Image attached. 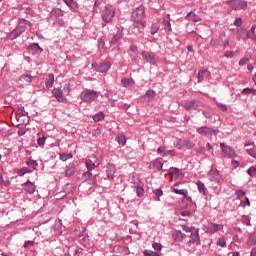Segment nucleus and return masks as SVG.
<instances>
[{"mask_svg": "<svg viewBox=\"0 0 256 256\" xmlns=\"http://www.w3.org/2000/svg\"><path fill=\"white\" fill-rule=\"evenodd\" d=\"M50 16L51 17H63V12L61 11V9L59 8H54L51 12H50Z\"/></svg>", "mask_w": 256, "mask_h": 256, "instance_id": "obj_33", "label": "nucleus"}, {"mask_svg": "<svg viewBox=\"0 0 256 256\" xmlns=\"http://www.w3.org/2000/svg\"><path fill=\"white\" fill-rule=\"evenodd\" d=\"M115 173H117V168L115 164L108 163L106 166V175L108 179H115Z\"/></svg>", "mask_w": 256, "mask_h": 256, "instance_id": "obj_11", "label": "nucleus"}, {"mask_svg": "<svg viewBox=\"0 0 256 256\" xmlns=\"http://www.w3.org/2000/svg\"><path fill=\"white\" fill-rule=\"evenodd\" d=\"M105 47V41L99 39L98 40V48L103 49Z\"/></svg>", "mask_w": 256, "mask_h": 256, "instance_id": "obj_64", "label": "nucleus"}, {"mask_svg": "<svg viewBox=\"0 0 256 256\" xmlns=\"http://www.w3.org/2000/svg\"><path fill=\"white\" fill-rule=\"evenodd\" d=\"M243 223L244 225H247V227H251V217L243 216Z\"/></svg>", "mask_w": 256, "mask_h": 256, "instance_id": "obj_53", "label": "nucleus"}, {"mask_svg": "<svg viewBox=\"0 0 256 256\" xmlns=\"http://www.w3.org/2000/svg\"><path fill=\"white\" fill-rule=\"evenodd\" d=\"M248 245L250 247H253V245H256V234H251L248 240Z\"/></svg>", "mask_w": 256, "mask_h": 256, "instance_id": "obj_45", "label": "nucleus"}, {"mask_svg": "<svg viewBox=\"0 0 256 256\" xmlns=\"http://www.w3.org/2000/svg\"><path fill=\"white\" fill-rule=\"evenodd\" d=\"M217 245H218L219 247H227V242L225 241V239L220 238V239L218 240V242H217Z\"/></svg>", "mask_w": 256, "mask_h": 256, "instance_id": "obj_57", "label": "nucleus"}, {"mask_svg": "<svg viewBox=\"0 0 256 256\" xmlns=\"http://www.w3.org/2000/svg\"><path fill=\"white\" fill-rule=\"evenodd\" d=\"M71 93V87L69 84H65L63 89L61 88H54L52 90V95L59 103H65L67 101V97L65 95H69Z\"/></svg>", "mask_w": 256, "mask_h": 256, "instance_id": "obj_3", "label": "nucleus"}, {"mask_svg": "<svg viewBox=\"0 0 256 256\" xmlns=\"http://www.w3.org/2000/svg\"><path fill=\"white\" fill-rule=\"evenodd\" d=\"M246 153H248L250 155V157H253V158L256 157V151L253 149H247Z\"/></svg>", "mask_w": 256, "mask_h": 256, "instance_id": "obj_62", "label": "nucleus"}, {"mask_svg": "<svg viewBox=\"0 0 256 256\" xmlns=\"http://www.w3.org/2000/svg\"><path fill=\"white\" fill-rule=\"evenodd\" d=\"M45 141H47V137H45V136L39 137L37 139V144L39 145V147H44Z\"/></svg>", "mask_w": 256, "mask_h": 256, "instance_id": "obj_48", "label": "nucleus"}, {"mask_svg": "<svg viewBox=\"0 0 256 256\" xmlns=\"http://www.w3.org/2000/svg\"><path fill=\"white\" fill-rule=\"evenodd\" d=\"M129 51L132 61L137 60V57L139 55V49L137 48V45H131Z\"/></svg>", "mask_w": 256, "mask_h": 256, "instance_id": "obj_20", "label": "nucleus"}, {"mask_svg": "<svg viewBox=\"0 0 256 256\" xmlns=\"http://www.w3.org/2000/svg\"><path fill=\"white\" fill-rule=\"evenodd\" d=\"M217 107H218V109H220L221 111H227V105H225V104L217 103Z\"/></svg>", "mask_w": 256, "mask_h": 256, "instance_id": "obj_61", "label": "nucleus"}, {"mask_svg": "<svg viewBox=\"0 0 256 256\" xmlns=\"http://www.w3.org/2000/svg\"><path fill=\"white\" fill-rule=\"evenodd\" d=\"M251 93H253V95H255L256 90L253 89V88H244V89L242 90V92H241L242 95H249V94H251Z\"/></svg>", "mask_w": 256, "mask_h": 256, "instance_id": "obj_46", "label": "nucleus"}, {"mask_svg": "<svg viewBox=\"0 0 256 256\" xmlns=\"http://www.w3.org/2000/svg\"><path fill=\"white\" fill-rule=\"evenodd\" d=\"M226 5L231 7L234 11H242L247 7V1L245 0H227Z\"/></svg>", "mask_w": 256, "mask_h": 256, "instance_id": "obj_6", "label": "nucleus"}, {"mask_svg": "<svg viewBox=\"0 0 256 256\" xmlns=\"http://www.w3.org/2000/svg\"><path fill=\"white\" fill-rule=\"evenodd\" d=\"M247 63H249V59H247V58H242V59L239 61V65H240V66L247 65Z\"/></svg>", "mask_w": 256, "mask_h": 256, "instance_id": "obj_63", "label": "nucleus"}, {"mask_svg": "<svg viewBox=\"0 0 256 256\" xmlns=\"http://www.w3.org/2000/svg\"><path fill=\"white\" fill-rule=\"evenodd\" d=\"M26 165L33 169V171H37V167H39V163L36 160L28 159L26 160Z\"/></svg>", "mask_w": 256, "mask_h": 256, "instance_id": "obj_27", "label": "nucleus"}, {"mask_svg": "<svg viewBox=\"0 0 256 256\" xmlns=\"http://www.w3.org/2000/svg\"><path fill=\"white\" fill-rule=\"evenodd\" d=\"M116 139L119 145H122V147H125V145L127 144V139L125 138L124 134H118Z\"/></svg>", "mask_w": 256, "mask_h": 256, "instance_id": "obj_32", "label": "nucleus"}, {"mask_svg": "<svg viewBox=\"0 0 256 256\" xmlns=\"http://www.w3.org/2000/svg\"><path fill=\"white\" fill-rule=\"evenodd\" d=\"M255 29L256 25H252L251 29L246 34L247 39H252L253 41H256Z\"/></svg>", "mask_w": 256, "mask_h": 256, "instance_id": "obj_26", "label": "nucleus"}, {"mask_svg": "<svg viewBox=\"0 0 256 256\" xmlns=\"http://www.w3.org/2000/svg\"><path fill=\"white\" fill-rule=\"evenodd\" d=\"M224 57H226L227 59H233V57H235V52L233 51H226L224 54Z\"/></svg>", "mask_w": 256, "mask_h": 256, "instance_id": "obj_56", "label": "nucleus"}, {"mask_svg": "<svg viewBox=\"0 0 256 256\" xmlns=\"http://www.w3.org/2000/svg\"><path fill=\"white\" fill-rule=\"evenodd\" d=\"M173 191H174V193H176V195H183L184 197H187V195H189V191H187L185 189L174 188Z\"/></svg>", "mask_w": 256, "mask_h": 256, "instance_id": "obj_38", "label": "nucleus"}, {"mask_svg": "<svg viewBox=\"0 0 256 256\" xmlns=\"http://www.w3.org/2000/svg\"><path fill=\"white\" fill-rule=\"evenodd\" d=\"M116 9L113 5L107 4L102 11V21L111 23L115 19Z\"/></svg>", "mask_w": 256, "mask_h": 256, "instance_id": "obj_4", "label": "nucleus"}, {"mask_svg": "<svg viewBox=\"0 0 256 256\" xmlns=\"http://www.w3.org/2000/svg\"><path fill=\"white\" fill-rule=\"evenodd\" d=\"M159 31V24L153 23L151 26V35H155Z\"/></svg>", "mask_w": 256, "mask_h": 256, "instance_id": "obj_50", "label": "nucleus"}, {"mask_svg": "<svg viewBox=\"0 0 256 256\" xmlns=\"http://www.w3.org/2000/svg\"><path fill=\"white\" fill-rule=\"evenodd\" d=\"M20 81H25L26 83H32L33 82V76L29 74H22L20 76Z\"/></svg>", "mask_w": 256, "mask_h": 256, "instance_id": "obj_35", "label": "nucleus"}, {"mask_svg": "<svg viewBox=\"0 0 256 256\" xmlns=\"http://www.w3.org/2000/svg\"><path fill=\"white\" fill-rule=\"evenodd\" d=\"M246 200L245 201H241L240 202V207H243V209H245V207H251V201H249V198L246 197L245 198Z\"/></svg>", "mask_w": 256, "mask_h": 256, "instance_id": "obj_47", "label": "nucleus"}, {"mask_svg": "<svg viewBox=\"0 0 256 256\" xmlns=\"http://www.w3.org/2000/svg\"><path fill=\"white\" fill-rule=\"evenodd\" d=\"M60 161H68V159H73V154L69 153H60L59 154Z\"/></svg>", "mask_w": 256, "mask_h": 256, "instance_id": "obj_36", "label": "nucleus"}, {"mask_svg": "<svg viewBox=\"0 0 256 256\" xmlns=\"http://www.w3.org/2000/svg\"><path fill=\"white\" fill-rule=\"evenodd\" d=\"M156 95L157 92H155L153 89L147 90L146 92V97H148V99H155Z\"/></svg>", "mask_w": 256, "mask_h": 256, "instance_id": "obj_43", "label": "nucleus"}, {"mask_svg": "<svg viewBox=\"0 0 256 256\" xmlns=\"http://www.w3.org/2000/svg\"><path fill=\"white\" fill-rule=\"evenodd\" d=\"M86 165V169H88V171H93V169H95V162H92L91 160H86L85 162Z\"/></svg>", "mask_w": 256, "mask_h": 256, "instance_id": "obj_41", "label": "nucleus"}, {"mask_svg": "<svg viewBox=\"0 0 256 256\" xmlns=\"http://www.w3.org/2000/svg\"><path fill=\"white\" fill-rule=\"evenodd\" d=\"M123 39V29H118L110 40V45H117Z\"/></svg>", "mask_w": 256, "mask_h": 256, "instance_id": "obj_13", "label": "nucleus"}, {"mask_svg": "<svg viewBox=\"0 0 256 256\" xmlns=\"http://www.w3.org/2000/svg\"><path fill=\"white\" fill-rule=\"evenodd\" d=\"M170 174L171 175H179V168H177V167L170 168Z\"/></svg>", "mask_w": 256, "mask_h": 256, "instance_id": "obj_60", "label": "nucleus"}, {"mask_svg": "<svg viewBox=\"0 0 256 256\" xmlns=\"http://www.w3.org/2000/svg\"><path fill=\"white\" fill-rule=\"evenodd\" d=\"M121 83L123 87H131L135 83V80L133 78H122Z\"/></svg>", "mask_w": 256, "mask_h": 256, "instance_id": "obj_28", "label": "nucleus"}, {"mask_svg": "<svg viewBox=\"0 0 256 256\" xmlns=\"http://www.w3.org/2000/svg\"><path fill=\"white\" fill-rule=\"evenodd\" d=\"M162 25H163V27L166 31H169V33H171V31H173V28L171 27V22L170 21L163 20Z\"/></svg>", "mask_w": 256, "mask_h": 256, "instance_id": "obj_40", "label": "nucleus"}, {"mask_svg": "<svg viewBox=\"0 0 256 256\" xmlns=\"http://www.w3.org/2000/svg\"><path fill=\"white\" fill-rule=\"evenodd\" d=\"M142 57L146 61V63H150V65L157 64V60H155V56L150 52H147V51L142 52Z\"/></svg>", "mask_w": 256, "mask_h": 256, "instance_id": "obj_15", "label": "nucleus"}, {"mask_svg": "<svg viewBox=\"0 0 256 256\" xmlns=\"http://www.w3.org/2000/svg\"><path fill=\"white\" fill-rule=\"evenodd\" d=\"M152 247L155 251H161V249H163V245H161L160 243H154Z\"/></svg>", "mask_w": 256, "mask_h": 256, "instance_id": "obj_59", "label": "nucleus"}, {"mask_svg": "<svg viewBox=\"0 0 256 256\" xmlns=\"http://www.w3.org/2000/svg\"><path fill=\"white\" fill-rule=\"evenodd\" d=\"M220 147L222 149L224 157H227V159H234V157H237V153H235V150L232 149L231 146H228L224 142H221Z\"/></svg>", "mask_w": 256, "mask_h": 256, "instance_id": "obj_8", "label": "nucleus"}, {"mask_svg": "<svg viewBox=\"0 0 256 256\" xmlns=\"http://www.w3.org/2000/svg\"><path fill=\"white\" fill-rule=\"evenodd\" d=\"M53 83H55V75L49 74L46 78V89H51V87H53Z\"/></svg>", "mask_w": 256, "mask_h": 256, "instance_id": "obj_25", "label": "nucleus"}, {"mask_svg": "<svg viewBox=\"0 0 256 256\" xmlns=\"http://www.w3.org/2000/svg\"><path fill=\"white\" fill-rule=\"evenodd\" d=\"M150 169H157V171H161L163 169V163L160 159H155L152 162H150Z\"/></svg>", "mask_w": 256, "mask_h": 256, "instance_id": "obj_19", "label": "nucleus"}, {"mask_svg": "<svg viewBox=\"0 0 256 256\" xmlns=\"http://www.w3.org/2000/svg\"><path fill=\"white\" fill-rule=\"evenodd\" d=\"M111 63L110 62H104L102 64H100L98 66V68L96 69V71L98 73H107V71H109V69H111Z\"/></svg>", "mask_w": 256, "mask_h": 256, "instance_id": "obj_17", "label": "nucleus"}, {"mask_svg": "<svg viewBox=\"0 0 256 256\" xmlns=\"http://www.w3.org/2000/svg\"><path fill=\"white\" fill-rule=\"evenodd\" d=\"M183 107L184 109H186V111H197L201 109V102L197 100H191V101L185 102Z\"/></svg>", "mask_w": 256, "mask_h": 256, "instance_id": "obj_9", "label": "nucleus"}, {"mask_svg": "<svg viewBox=\"0 0 256 256\" xmlns=\"http://www.w3.org/2000/svg\"><path fill=\"white\" fill-rule=\"evenodd\" d=\"M161 197H163V190L161 188H157L154 190V201H161Z\"/></svg>", "mask_w": 256, "mask_h": 256, "instance_id": "obj_29", "label": "nucleus"}, {"mask_svg": "<svg viewBox=\"0 0 256 256\" xmlns=\"http://www.w3.org/2000/svg\"><path fill=\"white\" fill-rule=\"evenodd\" d=\"M64 3H66V5L68 7H70L71 9H76L77 8V2L73 1V0H63Z\"/></svg>", "mask_w": 256, "mask_h": 256, "instance_id": "obj_42", "label": "nucleus"}, {"mask_svg": "<svg viewBox=\"0 0 256 256\" xmlns=\"http://www.w3.org/2000/svg\"><path fill=\"white\" fill-rule=\"evenodd\" d=\"M92 119L93 121H95V123H99V121H103V119H105V114L102 111H100L97 114H94L92 116Z\"/></svg>", "mask_w": 256, "mask_h": 256, "instance_id": "obj_30", "label": "nucleus"}, {"mask_svg": "<svg viewBox=\"0 0 256 256\" xmlns=\"http://www.w3.org/2000/svg\"><path fill=\"white\" fill-rule=\"evenodd\" d=\"M80 97L82 101H85V103H91L92 101H95L97 97H99V92L93 90H86L80 94Z\"/></svg>", "mask_w": 256, "mask_h": 256, "instance_id": "obj_7", "label": "nucleus"}, {"mask_svg": "<svg viewBox=\"0 0 256 256\" xmlns=\"http://www.w3.org/2000/svg\"><path fill=\"white\" fill-rule=\"evenodd\" d=\"M196 133L198 135H202L203 137H211L213 135L215 136L219 135V130L213 129L212 127H209V126H201L196 129Z\"/></svg>", "mask_w": 256, "mask_h": 256, "instance_id": "obj_5", "label": "nucleus"}, {"mask_svg": "<svg viewBox=\"0 0 256 256\" xmlns=\"http://www.w3.org/2000/svg\"><path fill=\"white\" fill-rule=\"evenodd\" d=\"M28 113L25 111V107H20L16 111V120L19 121L21 117H27Z\"/></svg>", "mask_w": 256, "mask_h": 256, "instance_id": "obj_24", "label": "nucleus"}, {"mask_svg": "<svg viewBox=\"0 0 256 256\" xmlns=\"http://www.w3.org/2000/svg\"><path fill=\"white\" fill-rule=\"evenodd\" d=\"M93 177V173L91 171L87 170L86 172L83 173L82 179L83 181H89L90 178Z\"/></svg>", "mask_w": 256, "mask_h": 256, "instance_id": "obj_44", "label": "nucleus"}, {"mask_svg": "<svg viewBox=\"0 0 256 256\" xmlns=\"http://www.w3.org/2000/svg\"><path fill=\"white\" fill-rule=\"evenodd\" d=\"M236 27H241L243 25V20L240 17H237L233 23Z\"/></svg>", "mask_w": 256, "mask_h": 256, "instance_id": "obj_55", "label": "nucleus"}, {"mask_svg": "<svg viewBox=\"0 0 256 256\" xmlns=\"http://www.w3.org/2000/svg\"><path fill=\"white\" fill-rule=\"evenodd\" d=\"M235 195H236L237 199H243V197H245V195H247V193H245V191H243V190H238L235 192Z\"/></svg>", "mask_w": 256, "mask_h": 256, "instance_id": "obj_52", "label": "nucleus"}, {"mask_svg": "<svg viewBox=\"0 0 256 256\" xmlns=\"http://www.w3.org/2000/svg\"><path fill=\"white\" fill-rule=\"evenodd\" d=\"M132 17L135 20L134 27L138 29L139 33H143V29H145V24L143 23L145 19V7L143 5L137 7L133 11Z\"/></svg>", "mask_w": 256, "mask_h": 256, "instance_id": "obj_1", "label": "nucleus"}, {"mask_svg": "<svg viewBox=\"0 0 256 256\" xmlns=\"http://www.w3.org/2000/svg\"><path fill=\"white\" fill-rule=\"evenodd\" d=\"M27 24L29 26L32 25V23L25 20V18H21L18 26L9 34V39L13 41L17 39V37H21V35H23L27 30Z\"/></svg>", "mask_w": 256, "mask_h": 256, "instance_id": "obj_2", "label": "nucleus"}, {"mask_svg": "<svg viewBox=\"0 0 256 256\" xmlns=\"http://www.w3.org/2000/svg\"><path fill=\"white\" fill-rule=\"evenodd\" d=\"M136 193H137L138 197H143V195L145 193V189H143V187H141V186H137Z\"/></svg>", "mask_w": 256, "mask_h": 256, "instance_id": "obj_51", "label": "nucleus"}, {"mask_svg": "<svg viewBox=\"0 0 256 256\" xmlns=\"http://www.w3.org/2000/svg\"><path fill=\"white\" fill-rule=\"evenodd\" d=\"M29 48L35 55H41L43 53V48L38 43L30 44Z\"/></svg>", "mask_w": 256, "mask_h": 256, "instance_id": "obj_18", "label": "nucleus"}, {"mask_svg": "<svg viewBox=\"0 0 256 256\" xmlns=\"http://www.w3.org/2000/svg\"><path fill=\"white\" fill-rule=\"evenodd\" d=\"M185 19L187 21H194V23H199V21H201V17H199L197 14H195L194 12H189Z\"/></svg>", "mask_w": 256, "mask_h": 256, "instance_id": "obj_22", "label": "nucleus"}, {"mask_svg": "<svg viewBox=\"0 0 256 256\" xmlns=\"http://www.w3.org/2000/svg\"><path fill=\"white\" fill-rule=\"evenodd\" d=\"M65 175L66 177H73L75 175V164L70 163L66 166Z\"/></svg>", "mask_w": 256, "mask_h": 256, "instance_id": "obj_23", "label": "nucleus"}, {"mask_svg": "<svg viewBox=\"0 0 256 256\" xmlns=\"http://www.w3.org/2000/svg\"><path fill=\"white\" fill-rule=\"evenodd\" d=\"M144 255L145 256H161L159 254V252H155V251H152V250H145Z\"/></svg>", "mask_w": 256, "mask_h": 256, "instance_id": "obj_49", "label": "nucleus"}, {"mask_svg": "<svg viewBox=\"0 0 256 256\" xmlns=\"http://www.w3.org/2000/svg\"><path fill=\"white\" fill-rule=\"evenodd\" d=\"M27 173H33V170H31V168L28 167H23L17 170V175H19V177H23V175Z\"/></svg>", "mask_w": 256, "mask_h": 256, "instance_id": "obj_31", "label": "nucleus"}, {"mask_svg": "<svg viewBox=\"0 0 256 256\" xmlns=\"http://www.w3.org/2000/svg\"><path fill=\"white\" fill-rule=\"evenodd\" d=\"M208 178L210 181L217 183V181H219V170L211 168L208 173Z\"/></svg>", "mask_w": 256, "mask_h": 256, "instance_id": "obj_16", "label": "nucleus"}, {"mask_svg": "<svg viewBox=\"0 0 256 256\" xmlns=\"http://www.w3.org/2000/svg\"><path fill=\"white\" fill-rule=\"evenodd\" d=\"M180 215H181L182 217H193V212H191V211H189V210H185V211H182V212L180 213Z\"/></svg>", "mask_w": 256, "mask_h": 256, "instance_id": "obj_54", "label": "nucleus"}, {"mask_svg": "<svg viewBox=\"0 0 256 256\" xmlns=\"http://www.w3.org/2000/svg\"><path fill=\"white\" fill-rule=\"evenodd\" d=\"M197 187H198L199 193H202V195H205V184L201 180L197 181Z\"/></svg>", "mask_w": 256, "mask_h": 256, "instance_id": "obj_39", "label": "nucleus"}, {"mask_svg": "<svg viewBox=\"0 0 256 256\" xmlns=\"http://www.w3.org/2000/svg\"><path fill=\"white\" fill-rule=\"evenodd\" d=\"M255 171H256V168L254 166H251L248 170H247V173L248 175H250V177H253L255 175Z\"/></svg>", "mask_w": 256, "mask_h": 256, "instance_id": "obj_58", "label": "nucleus"}, {"mask_svg": "<svg viewBox=\"0 0 256 256\" xmlns=\"http://www.w3.org/2000/svg\"><path fill=\"white\" fill-rule=\"evenodd\" d=\"M172 238L174 239L175 243H183V241L187 239V234L182 233L181 230H174L172 233Z\"/></svg>", "mask_w": 256, "mask_h": 256, "instance_id": "obj_10", "label": "nucleus"}, {"mask_svg": "<svg viewBox=\"0 0 256 256\" xmlns=\"http://www.w3.org/2000/svg\"><path fill=\"white\" fill-rule=\"evenodd\" d=\"M194 243H197V245H201V238L199 237V228L195 232H192L190 234V240L188 241V245H194Z\"/></svg>", "mask_w": 256, "mask_h": 256, "instance_id": "obj_12", "label": "nucleus"}, {"mask_svg": "<svg viewBox=\"0 0 256 256\" xmlns=\"http://www.w3.org/2000/svg\"><path fill=\"white\" fill-rule=\"evenodd\" d=\"M207 68H202L198 71V83H201L205 79V73H207Z\"/></svg>", "mask_w": 256, "mask_h": 256, "instance_id": "obj_34", "label": "nucleus"}, {"mask_svg": "<svg viewBox=\"0 0 256 256\" xmlns=\"http://www.w3.org/2000/svg\"><path fill=\"white\" fill-rule=\"evenodd\" d=\"M221 229H223V224L214 223L208 228V233H211V235H214V233L221 231Z\"/></svg>", "mask_w": 256, "mask_h": 256, "instance_id": "obj_21", "label": "nucleus"}, {"mask_svg": "<svg viewBox=\"0 0 256 256\" xmlns=\"http://www.w3.org/2000/svg\"><path fill=\"white\" fill-rule=\"evenodd\" d=\"M222 41L223 40L221 39V37L217 38V39H211L210 45H211V47H215L217 49V47H219V45H221Z\"/></svg>", "mask_w": 256, "mask_h": 256, "instance_id": "obj_37", "label": "nucleus"}, {"mask_svg": "<svg viewBox=\"0 0 256 256\" xmlns=\"http://www.w3.org/2000/svg\"><path fill=\"white\" fill-rule=\"evenodd\" d=\"M23 187H24V191L29 193V195H33V193H35V191L37 189V186H35V183H33L29 180L23 184Z\"/></svg>", "mask_w": 256, "mask_h": 256, "instance_id": "obj_14", "label": "nucleus"}]
</instances>
